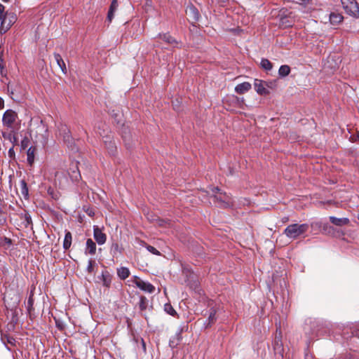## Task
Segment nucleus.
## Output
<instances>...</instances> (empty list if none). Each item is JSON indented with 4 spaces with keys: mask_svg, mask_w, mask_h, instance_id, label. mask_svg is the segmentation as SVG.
<instances>
[{
    "mask_svg": "<svg viewBox=\"0 0 359 359\" xmlns=\"http://www.w3.org/2000/svg\"><path fill=\"white\" fill-rule=\"evenodd\" d=\"M211 196L214 203H218L221 208H228L232 205L231 198L224 192H222L217 187L211 188Z\"/></svg>",
    "mask_w": 359,
    "mask_h": 359,
    "instance_id": "obj_1",
    "label": "nucleus"
},
{
    "mask_svg": "<svg viewBox=\"0 0 359 359\" xmlns=\"http://www.w3.org/2000/svg\"><path fill=\"white\" fill-rule=\"evenodd\" d=\"M309 229L307 224H292L287 226L284 233L290 238L295 239L306 232Z\"/></svg>",
    "mask_w": 359,
    "mask_h": 359,
    "instance_id": "obj_2",
    "label": "nucleus"
},
{
    "mask_svg": "<svg viewBox=\"0 0 359 359\" xmlns=\"http://www.w3.org/2000/svg\"><path fill=\"white\" fill-rule=\"evenodd\" d=\"M344 9L348 15L359 16V6L355 0H341Z\"/></svg>",
    "mask_w": 359,
    "mask_h": 359,
    "instance_id": "obj_3",
    "label": "nucleus"
},
{
    "mask_svg": "<svg viewBox=\"0 0 359 359\" xmlns=\"http://www.w3.org/2000/svg\"><path fill=\"white\" fill-rule=\"evenodd\" d=\"M5 18L3 25H0V34H1L7 32L17 20L16 15L11 11H8Z\"/></svg>",
    "mask_w": 359,
    "mask_h": 359,
    "instance_id": "obj_4",
    "label": "nucleus"
},
{
    "mask_svg": "<svg viewBox=\"0 0 359 359\" xmlns=\"http://www.w3.org/2000/svg\"><path fill=\"white\" fill-rule=\"evenodd\" d=\"M18 118V114L15 111L8 109L6 110L2 118L3 124L7 128H13V124L15 123Z\"/></svg>",
    "mask_w": 359,
    "mask_h": 359,
    "instance_id": "obj_5",
    "label": "nucleus"
},
{
    "mask_svg": "<svg viewBox=\"0 0 359 359\" xmlns=\"http://www.w3.org/2000/svg\"><path fill=\"white\" fill-rule=\"evenodd\" d=\"M133 278V283L140 290L149 293H153L155 291V287L150 283L145 282L135 276Z\"/></svg>",
    "mask_w": 359,
    "mask_h": 359,
    "instance_id": "obj_6",
    "label": "nucleus"
},
{
    "mask_svg": "<svg viewBox=\"0 0 359 359\" xmlns=\"http://www.w3.org/2000/svg\"><path fill=\"white\" fill-rule=\"evenodd\" d=\"M93 236L98 245H103L107 241V236L97 226L93 227Z\"/></svg>",
    "mask_w": 359,
    "mask_h": 359,
    "instance_id": "obj_7",
    "label": "nucleus"
},
{
    "mask_svg": "<svg viewBox=\"0 0 359 359\" xmlns=\"http://www.w3.org/2000/svg\"><path fill=\"white\" fill-rule=\"evenodd\" d=\"M266 86H268L265 82L261 80L256 79L255 81L254 86L257 93L259 95H268L269 91L266 88Z\"/></svg>",
    "mask_w": 359,
    "mask_h": 359,
    "instance_id": "obj_8",
    "label": "nucleus"
},
{
    "mask_svg": "<svg viewBox=\"0 0 359 359\" xmlns=\"http://www.w3.org/2000/svg\"><path fill=\"white\" fill-rule=\"evenodd\" d=\"M340 62V57L336 54H333L328 56L326 65L329 68L335 69L336 68H338Z\"/></svg>",
    "mask_w": 359,
    "mask_h": 359,
    "instance_id": "obj_9",
    "label": "nucleus"
},
{
    "mask_svg": "<svg viewBox=\"0 0 359 359\" xmlns=\"http://www.w3.org/2000/svg\"><path fill=\"white\" fill-rule=\"evenodd\" d=\"M251 88V84L248 82H243L237 85L235 88V91L238 94H244L245 93L250 90Z\"/></svg>",
    "mask_w": 359,
    "mask_h": 359,
    "instance_id": "obj_10",
    "label": "nucleus"
},
{
    "mask_svg": "<svg viewBox=\"0 0 359 359\" xmlns=\"http://www.w3.org/2000/svg\"><path fill=\"white\" fill-rule=\"evenodd\" d=\"M330 222L338 226H342L346 225L349 223V219L348 218H337L333 216L330 217Z\"/></svg>",
    "mask_w": 359,
    "mask_h": 359,
    "instance_id": "obj_11",
    "label": "nucleus"
},
{
    "mask_svg": "<svg viewBox=\"0 0 359 359\" xmlns=\"http://www.w3.org/2000/svg\"><path fill=\"white\" fill-rule=\"evenodd\" d=\"M186 13L189 15L193 20L197 21L199 19L200 15L196 8L191 6L187 8Z\"/></svg>",
    "mask_w": 359,
    "mask_h": 359,
    "instance_id": "obj_12",
    "label": "nucleus"
},
{
    "mask_svg": "<svg viewBox=\"0 0 359 359\" xmlns=\"http://www.w3.org/2000/svg\"><path fill=\"white\" fill-rule=\"evenodd\" d=\"M96 252L95 243L91 239L88 238L86 241V253L95 255Z\"/></svg>",
    "mask_w": 359,
    "mask_h": 359,
    "instance_id": "obj_13",
    "label": "nucleus"
},
{
    "mask_svg": "<svg viewBox=\"0 0 359 359\" xmlns=\"http://www.w3.org/2000/svg\"><path fill=\"white\" fill-rule=\"evenodd\" d=\"M182 329H180L175 336H173L170 339V342H169V344H170V346L172 347V348H175V346H177L178 345V344L180 343V341H181L182 339Z\"/></svg>",
    "mask_w": 359,
    "mask_h": 359,
    "instance_id": "obj_14",
    "label": "nucleus"
},
{
    "mask_svg": "<svg viewBox=\"0 0 359 359\" xmlns=\"http://www.w3.org/2000/svg\"><path fill=\"white\" fill-rule=\"evenodd\" d=\"M111 276L108 271H102V280L104 286H105L106 287H109L111 285Z\"/></svg>",
    "mask_w": 359,
    "mask_h": 359,
    "instance_id": "obj_15",
    "label": "nucleus"
},
{
    "mask_svg": "<svg viewBox=\"0 0 359 359\" xmlns=\"http://www.w3.org/2000/svg\"><path fill=\"white\" fill-rule=\"evenodd\" d=\"M54 57L55 59V61H56L57 65L61 69L62 72L64 74H66L67 73L66 65H65V63L63 59L62 58L61 55L60 54H58V53H55L54 54Z\"/></svg>",
    "mask_w": 359,
    "mask_h": 359,
    "instance_id": "obj_16",
    "label": "nucleus"
},
{
    "mask_svg": "<svg viewBox=\"0 0 359 359\" xmlns=\"http://www.w3.org/2000/svg\"><path fill=\"white\" fill-rule=\"evenodd\" d=\"M343 16L340 13H332L330 15V20L332 24L337 25L343 20Z\"/></svg>",
    "mask_w": 359,
    "mask_h": 359,
    "instance_id": "obj_17",
    "label": "nucleus"
},
{
    "mask_svg": "<svg viewBox=\"0 0 359 359\" xmlns=\"http://www.w3.org/2000/svg\"><path fill=\"white\" fill-rule=\"evenodd\" d=\"M72 236L71 232L67 231L65 236L64 241H63V248L67 250H68L72 245Z\"/></svg>",
    "mask_w": 359,
    "mask_h": 359,
    "instance_id": "obj_18",
    "label": "nucleus"
},
{
    "mask_svg": "<svg viewBox=\"0 0 359 359\" xmlns=\"http://www.w3.org/2000/svg\"><path fill=\"white\" fill-rule=\"evenodd\" d=\"M130 271L127 267H121L117 269L118 276L121 280L126 279L130 276Z\"/></svg>",
    "mask_w": 359,
    "mask_h": 359,
    "instance_id": "obj_19",
    "label": "nucleus"
},
{
    "mask_svg": "<svg viewBox=\"0 0 359 359\" xmlns=\"http://www.w3.org/2000/svg\"><path fill=\"white\" fill-rule=\"evenodd\" d=\"M36 149L35 147H31L27 149V162L28 163L32 165V163L34 161V154H35Z\"/></svg>",
    "mask_w": 359,
    "mask_h": 359,
    "instance_id": "obj_20",
    "label": "nucleus"
},
{
    "mask_svg": "<svg viewBox=\"0 0 359 359\" xmlns=\"http://www.w3.org/2000/svg\"><path fill=\"white\" fill-rule=\"evenodd\" d=\"M159 37L168 44H177V41L169 34H159Z\"/></svg>",
    "mask_w": 359,
    "mask_h": 359,
    "instance_id": "obj_21",
    "label": "nucleus"
},
{
    "mask_svg": "<svg viewBox=\"0 0 359 359\" xmlns=\"http://www.w3.org/2000/svg\"><path fill=\"white\" fill-rule=\"evenodd\" d=\"M290 73V67L288 65H282L280 67L278 74L280 76L285 77Z\"/></svg>",
    "mask_w": 359,
    "mask_h": 359,
    "instance_id": "obj_22",
    "label": "nucleus"
},
{
    "mask_svg": "<svg viewBox=\"0 0 359 359\" xmlns=\"http://www.w3.org/2000/svg\"><path fill=\"white\" fill-rule=\"evenodd\" d=\"M215 315H216V311L214 309H211L210 311L209 316H208V323L206 325L207 327L211 326L216 321Z\"/></svg>",
    "mask_w": 359,
    "mask_h": 359,
    "instance_id": "obj_23",
    "label": "nucleus"
},
{
    "mask_svg": "<svg viewBox=\"0 0 359 359\" xmlns=\"http://www.w3.org/2000/svg\"><path fill=\"white\" fill-rule=\"evenodd\" d=\"M260 65L263 69L267 71H269L273 68L272 63L268 59L266 58L262 59Z\"/></svg>",
    "mask_w": 359,
    "mask_h": 359,
    "instance_id": "obj_24",
    "label": "nucleus"
},
{
    "mask_svg": "<svg viewBox=\"0 0 359 359\" xmlns=\"http://www.w3.org/2000/svg\"><path fill=\"white\" fill-rule=\"evenodd\" d=\"M110 252L113 255V256H116L118 253H121V249L118 243H113L111 244Z\"/></svg>",
    "mask_w": 359,
    "mask_h": 359,
    "instance_id": "obj_25",
    "label": "nucleus"
},
{
    "mask_svg": "<svg viewBox=\"0 0 359 359\" xmlns=\"http://www.w3.org/2000/svg\"><path fill=\"white\" fill-rule=\"evenodd\" d=\"M148 219L151 220V222H156V224L160 226H164V224L166 223V222L164 219H160L157 216L151 215V217H148Z\"/></svg>",
    "mask_w": 359,
    "mask_h": 359,
    "instance_id": "obj_26",
    "label": "nucleus"
},
{
    "mask_svg": "<svg viewBox=\"0 0 359 359\" xmlns=\"http://www.w3.org/2000/svg\"><path fill=\"white\" fill-rule=\"evenodd\" d=\"M147 305H148L147 299L144 296H141L140 299V303H139V306H140V310L141 311L146 310Z\"/></svg>",
    "mask_w": 359,
    "mask_h": 359,
    "instance_id": "obj_27",
    "label": "nucleus"
},
{
    "mask_svg": "<svg viewBox=\"0 0 359 359\" xmlns=\"http://www.w3.org/2000/svg\"><path fill=\"white\" fill-rule=\"evenodd\" d=\"M0 74L2 76H6L7 74L5 62L1 56H0Z\"/></svg>",
    "mask_w": 359,
    "mask_h": 359,
    "instance_id": "obj_28",
    "label": "nucleus"
},
{
    "mask_svg": "<svg viewBox=\"0 0 359 359\" xmlns=\"http://www.w3.org/2000/svg\"><path fill=\"white\" fill-rule=\"evenodd\" d=\"M164 310L167 313H168L172 316H174L177 313L175 310L173 309V307L170 304H165Z\"/></svg>",
    "mask_w": 359,
    "mask_h": 359,
    "instance_id": "obj_29",
    "label": "nucleus"
},
{
    "mask_svg": "<svg viewBox=\"0 0 359 359\" xmlns=\"http://www.w3.org/2000/svg\"><path fill=\"white\" fill-rule=\"evenodd\" d=\"M20 186H21L22 194H23L24 196H27L28 195V188H27L26 182L25 180H22L20 182Z\"/></svg>",
    "mask_w": 359,
    "mask_h": 359,
    "instance_id": "obj_30",
    "label": "nucleus"
},
{
    "mask_svg": "<svg viewBox=\"0 0 359 359\" xmlns=\"http://www.w3.org/2000/svg\"><path fill=\"white\" fill-rule=\"evenodd\" d=\"M147 249L148 250V251H149L151 253L154 254V255H160V252L158 250H157L154 247L151 246V245H147Z\"/></svg>",
    "mask_w": 359,
    "mask_h": 359,
    "instance_id": "obj_31",
    "label": "nucleus"
},
{
    "mask_svg": "<svg viewBox=\"0 0 359 359\" xmlns=\"http://www.w3.org/2000/svg\"><path fill=\"white\" fill-rule=\"evenodd\" d=\"M118 7L117 0H113L111 3L109 10L115 11Z\"/></svg>",
    "mask_w": 359,
    "mask_h": 359,
    "instance_id": "obj_32",
    "label": "nucleus"
},
{
    "mask_svg": "<svg viewBox=\"0 0 359 359\" xmlns=\"http://www.w3.org/2000/svg\"><path fill=\"white\" fill-rule=\"evenodd\" d=\"M95 262L93 261V260H89L88 261V267H87V271L88 273H91L93 271V264Z\"/></svg>",
    "mask_w": 359,
    "mask_h": 359,
    "instance_id": "obj_33",
    "label": "nucleus"
},
{
    "mask_svg": "<svg viewBox=\"0 0 359 359\" xmlns=\"http://www.w3.org/2000/svg\"><path fill=\"white\" fill-rule=\"evenodd\" d=\"M6 223V218L4 216V212L0 210V225H4Z\"/></svg>",
    "mask_w": 359,
    "mask_h": 359,
    "instance_id": "obj_34",
    "label": "nucleus"
},
{
    "mask_svg": "<svg viewBox=\"0 0 359 359\" xmlns=\"http://www.w3.org/2000/svg\"><path fill=\"white\" fill-rule=\"evenodd\" d=\"M114 11L109 10L108 14H107V19L109 22L111 21L112 18H114Z\"/></svg>",
    "mask_w": 359,
    "mask_h": 359,
    "instance_id": "obj_35",
    "label": "nucleus"
},
{
    "mask_svg": "<svg viewBox=\"0 0 359 359\" xmlns=\"http://www.w3.org/2000/svg\"><path fill=\"white\" fill-rule=\"evenodd\" d=\"M28 142H29V140L27 138L22 140L21 142L22 148L25 149L27 147Z\"/></svg>",
    "mask_w": 359,
    "mask_h": 359,
    "instance_id": "obj_36",
    "label": "nucleus"
},
{
    "mask_svg": "<svg viewBox=\"0 0 359 359\" xmlns=\"http://www.w3.org/2000/svg\"><path fill=\"white\" fill-rule=\"evenodd\" d=\"M109 149H110V152L111 154L114 153V151L116 149V147L114 146V144L111 142H109Z\"/></svg>",
    "mask_w": 359,
    "mask_h": 359,
    "instance_id": "obj_37",
    "label": "nucleus"
},
{
    "mask_svg": "<svg viewBox=\"0 0 359 359\" xmlns=\"http://www.w3.org/2000/svg\"><path fill=\"white\" fill-rule=\"evenodd\" d=\"M351 141L352 142H355L358 140H359V130L358 131L355 137V136H351Z\"/></svg>",
    "mask_w": 359,
    "mask_h": 359,
    "instance_id": "obj_38",
    "label": "nucleus"
},
{
    "mask_svg": "<svg viewBox=\"0 0 359 359\" xmlns=\"http://www.w3.org/2000/svg\"><path fill=\"white\" fill-rule=\"evenodd\" d=\"M7 88H8V90L11 91V93L13 94V88H11V85L10 83L8 84Z\"/></svg>",
    "mask_w": 359,
    "mask_h": 359,
    "instance_id": "obj_39",
    "label": "nucleus"
},
{
    "mask_svg": "<svg viewBox=\"0 0 359 359\" xmlns=\"http://www.w3.org/2000/svg\"><path fill=\"white\" fill-rule=\"evenodd\" d=\"M4 100L2 98L0 97V109L4 108Z\"/></svg>",
    "mask_w": 359,
    "mask_h": 359,
    "instance_id": "obj_40",
    "label": "nucleus"
},
{
    "mask_svg": "<svg viewBox=\"0 0 359 359\" xmlns=\"http://www.w3.org/2000/svg\"><path fill=\"white\" fill-rule=\"evenodd\" d=\"M4 241H6V243L8 244H11V240L10 238H4Z\"/></svg>",
    "mask_w": 359,
    "mask_h": 359,
    "instance_id": "obj_41",
    "label": "nucleus"
},
{
    "mask_svg": "<svg viewBox=\"0 0 359 359\" xmlns=\"http://www.w3.org/2000/svg\"><path fill=\"white\" fill-rule=\"evenodd\" d=\"M13 153H14L13 149V148L10 149L8 151V154H10V156H11Z\"/></svg>",
    "mask_w": 359,
    "mask_h": 359,
    "instance_id": "obj_42",
    "label": "nucleus"
},
{
    "mask_svg": "<svg viewBox=\"0 0 359 359\" xmlns=\"http://www.w3.org/2000/svg\"><path fill=\"white\" fill-rule=\"evenodd\" d=\"M142 343H143V346H144V348H145V344H144V341H143V340H142Z\"/></svg>",
    "mask_w": 359,
    "mask_h": 359,
    "instance_id": "obj_43",
    "label": "nucleus"
},
{
    "mask_svg": "<svg viewBox=\"0 0 359 359\" xmlns=\"http://www.w3.org/2000/svg\"><path fill=\"white\" fill-rule=\"evenodd\" d=\"M4 2H8L10 0H3Z\"/></svg>",
    "mask_w": 359,
    "mask_h": 359,
    "instance_id": "obj_44",
    "label": "nucleus"
},
{
    "mask_svg": "<svg viewBox=\"0 0 359 359\" xmlns=\"http://www.w3.org/2000/svg\"><path fill=\"white\" fill-rule=\"evenodd\" d=\"M357 218L359 220V214L358 215Z\"/></svg>",
    "mask_w": 359,
    "mask_h": 359,
    "instance_id": "obj_45",
    "label": "nucleus"
}]
</instances>
